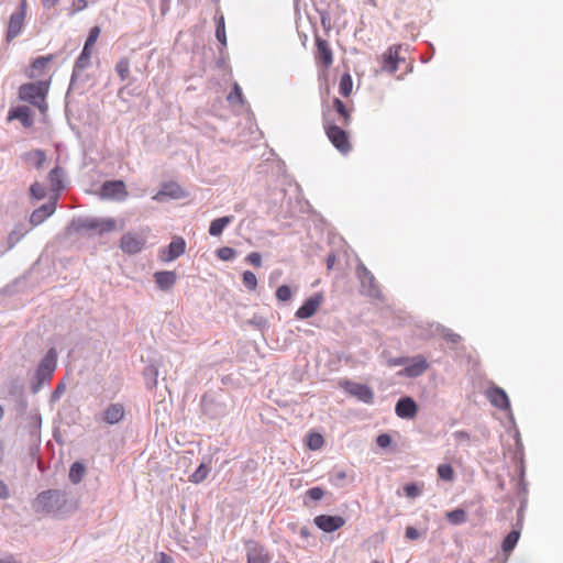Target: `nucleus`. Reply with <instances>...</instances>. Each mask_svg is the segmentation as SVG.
Masks as SVG:
<instances>
[{
    "instance_id": "1",
    "label": "nucleus",
    "mask_w": 563,
    "mask_h": 563,
    "mask_svg": "<svg viewBox=\"0 0 563 563\" xmlns=\"http://www.w3.org/2000/svg\"><path fill=\"white\" fill-rule=\"evenodd\" d=\"M66 504L65 494L57 489H48L40 493L32 506L35 512L42 516L56 514Z\"/></svg>"
},
{
    "instance_id": "2",
    "label": "nucleus",
    "mask_w": 563,
    "mask_h": 563,
    "mask_svg": "<svg viewBox=\"0 0 563 563\" xmlns=\"http://www.w3.org/2000/svg\"><path fill=\"white\" fill-rule=\"evenodd\" d=\"M48 92V82L38 81L24 84L19 89V97L23 101L38 108L42 113L47 111L46 95Z\"/></svg>"
},
{
    "instance_id": "3",
    "label": "nucleus",
    "mask_w": 563,
    "mask_h": 563,
    "mask_svg": "<svg viewBox=\"0 0 563 563\" xmlns=\"http://www.w3.org/2000/svg\"><path fill=\"white\" fill-rule=\"evenodd\" d=\"M323 128L329 141L339 152L346 154L351 151V143L344 126L333 123L325 111L323 112Z\"/></svg>"
},
{
    "instance_id": "4",
    "label": "nucleus",
    "mask_w": 563,
    "mask_h": 563,
    "mask_svg": "<svg viewBox=\"0 0 563 563\" xmlns=\"http://www.w3.org/2000/svg\"><path fill=\"white\" fill-rule=\"evenodd\" d=\"M56 357V351L51 349L41 361L34 375L35 385L33 386V391H37L44 383L52 378L57 365Z\"/></svg>"
},
{
    "instance_id": "5",
    "label": "nucleus",
    "mask_w": 563,
    "mask_h": 563,
    "mask_svg": "<svg viewBox=\"0 0 563 563\" xmlns=\"http://www.w3.org/2000/svg\"><path fill=\"white\" fill-rule=\"evenodd\" d=\"M314 59L318 66L328 69L333 64V53L327 40L316 37Z\"/></svg>"
},
{
    "instance_id": "6",
    "label": "nucleus",
    "mask_w": 563,
    "mask_h": 563,
    "mask_svg": "<svg viewBox=\"0 0 563 563\" xmlns=\"http://www.w3.org/2000/svg\"><path fill=\"white\" fill-rule=\"evenodd\" d=\"M128 190L122 180H108L101 186V197L107 199L125 200Z\"/></svg>"
},
{
    "instance_id": "7",
    "label": "nucleus",
    "mask_w": 563,
    "mask_h": 563,
    "mask_svg": "<svg viewBox=\"0 0 563 563\" xmlns=\"http://www.w3.org/2000/svg\"><path fill=\"white\" fill-rule=\"evenodd\" d=\"M145 245V238L128 232L120 240V247L126 254H136L142 251Z\"/></svg>"
},
{
    "instance_id": "8",
    "label": "nucleus",
    "mask_w": 563,
    "mask_h": 563,
    "mask_svg": "<svg viewBox=\"0 0 563 563\" xmlns=\"http://www.w3.org/2000/svg\"><path fill=\"white\" fill-rule=\"evenodd\" d=\"M25 9H26V0H21L20 11L13 13L9 20L8 32H7L8 41L13 40L21 33L22 27H23V22H24Z\"/></svg>"
},
{
    "instance_id": "9",
    "label": "nucleus",
    "mask_w": 563,
    "mask_h": 563,
    "mask_svg": "<svg viewBox=\"0 0 563 563\" xmlns=\"http://www.w3.org/2000/svg\"><path fill=\"white\" fill-rule=\"evenodd\" d=\"M344 389L352 396L365 404H372L374 400V393L371 387L364 384L345 382Z\"/></svg>"
},
{
    "instance_id": "10",
    "label": "nucleus",
    "mask_w": 563,
    "mask_h": 563,
    "mask_svg": "<svg viewBox=\"0 0 563 563\" xmlns=\"http://www.w3.org/2000/svg\"><path fill=\"white\" fill-rule=\"evenodd\" d=\"M314 525L324 532H333L345 525V519L341 516L319 515L314 518Z\"/></svg>"
},
{
    "instance_id": "11",
    "label": "nucleus",
    "mask_w": 563,
    "mask_h": 563,
    "mask_svg": "<svg viewBox=\"0 0 563 563\" xmlns=\"http://www.w3.org/2000/svg\"><path fill=\"white\" fill-rule=\"evenodd\" d=\"M323 301V296L321 294H316L312 297L308 298L301 307L296 311V318L300 320L308 319L312 317L320 308Z\"/></svg>"
},
{
    "instance_id": "12",
    "label": "nucleus",
    "mask_w": 563,
    "mask_h": 563,
    "mask_svg": "<svg viewBox=\"0 0 563 563\" xmlns=\"http://www.w3.org/2000/svg\"><path fill=\"white\" fill-rule=\"evenodd\" d=\"M401 46L395 45L389 47L384 54H383V64L382 69L387 73H395L398 69V63L400 60H404L400 55Z\"/></svg>"
},
{
    "instance_id": "13",
    "label": "nucleus",
    "mask_w": 563,
    "mask_h": 563,
    "mask_svg": "<svg viewBox=\"0 0 563 563\" xmlns=\"http://www.w3.org/2000/svg\"><path fill=\"white\" fill-rule=\"evenodd\" d=\"M395 412L399 418L413 419L417 416L418 406L412 398L404 397L397 401Z\"/></svg>"
},
{
    "instance_id": "14",
    "label": "nucleus",
    "mask_w": 563,
    "mask_h": 563,
    "mask_svg": "<svg viewBox=\"0 0 563 563\" xmlns=\"http://www.w3.org/2000/svg\"><path fill=\"white\" fill-rule=\"evenodd\" d=\"M56 202L57 197H55L48 203L41 206L38 209H35L30 217L31 224L38 225L42 222H44L48 217H51L56 210Z\"/></svg>"
},
{
    "instance_id": "15",
    "label": "nucleus",
    "mask_w": 563,
    "mask_h": 563,
    "mask_svg": "<svg viewBox=\"0 0 563 563\" xmlns=\"http://www.w3.org/2000/svg\"><path fill=\"white\" fill-rule=\"evenodd\" d=\"M186 249V243L183 238L174 239L166 250L162 251L161 260L163 262H172L179 257Z\"/></svg>"
},
{
    "instance_id": "16",
    "label": "nucleus",
    "mask_w": 563,
    "mask_h": 563,
    "mask_svg": "<svg viewBox=\"0 0 563 563\" xmlns=\"http://www.w3.org/2000/svg\"><path fill=\"white\" fill-rule=\"evenodd\" d=\"M487 398L490 404L501 410L510 408V402L506 391L499 387H492L487 390Z\"/></svg>"
},
{
    "instance_id": "17",
    "label": "nucleus",
    "mask_w": 563,
    "mask_h": 563,
    "mask_svg": "<svg viewBox=\"0 0 563 563\" xmlns=\"http://www.w3.org/2000/svg\"><path fill=\"white\" fill-rule=\"evenodd\" d=\"M427 369H428L427 360L423 356L418 355V356H415L411 360L410 364L407 365L402 369V372H400L399 374H404L408 377H417V376L422 375Z\"/></svg>"
},
{
    "instance_id": "18",
    "label": "nucleus",
    "mask_w": 563,
    "mask_h": 563,
    "mask_svg": "<svg viewBox=\"0 0 563 563\" xmlns=\"http://www.w3.org/2000/svg\"><path fill=\"white\" fill-rule=\"evenodd\" d=\"M246 563H271V556L262 545L254 543L247 548Z\"/></svg>"
},
{
    "instance_id": "19",
    "label": "nucleus",
    "mask_w": 563,
    "mask_h": 563,
    "mask_svg": "<svg viewBox=\"0 0 563 563\" xmlns=\"http://www.w3.org/2000/svg\"><path fill=\"white\" fill-rule=\"evenodd\" d=\"M125 410L123 405L119 402L110 404L103 411V420L109 424H115L123 420Z\"/></svg>"
},
{
    "instance_id": "20",
    "label": "nucleus",
    "mask_w": 563,
    "mask_h": 563,
    "mask_svg": "<svg viewBox=\"0 0 563 563\" xmlns=\"http://www.w3.org/2000/svg\"><path fill=\"white\" fill-rule=\"evenodd\" d=\"M157 286L162 290L170 289L176 283V274L174 272H157L154 275Z\"/></svg>"
},
{
    "instance_id": "21",
    "label": "nucleus",
    "mask_w": 563,
    "mask_h": 563,
    "mask_svg": "<svg viewBox=\"0 0 563 563\" xmlns=\"http://www.w3.org/2000/svg\"><path fill=\"white\" fill-rule=\"evenodd\" d=\"M10 119L19 120L24 126L30 128L33 124L31 111L27 107H18L10 111Z\"/></svg>"
},
{
    "instance_id": "22",
    "label": "nucleus",
    "mask_w": 563,
    "mask_h": 563,
    "mask_svg": "<svg viewBox=\"0 0 563 563\" xmlns=\"http://www.w3.org/2000/svg\"><path fill=\"white\" fill-rule=\"evenodd\" d=\"M333 108L339 115L338 122L342 126H347L351 122V113H350L349 109L346 108V106L344 104V102L341 99L335 98L333 100Z\"/></svg>"
},
{
    "instance_id": "23",
    "label": "nucleus",
    "mask_w": 563,
    "mask_h": 563,
    "mask_svg": "<svg viewBox=\"0 0 563 563\" xmlns=\"http://www.w3.org/2000/svg\"><path fill=\"white\" fill-rule=\"evenodd\" d=\"M64 172L60 167L53 168L48 174V180L51 183L52 189L56 191V196L58 198V192L64 188L63 184Z\"/></svg>"
},
{
    "instance_id": "24",
    "label": "nucleus",
    "mask_w": 563,
    "mask_h": 563,
    "mask_svg": "<svg viewBox=\"0 0 563 563\" xmlns=\"http://www.w3.org/2000/svg\"><path fill=\"white\" fill-rule=\"evenodd\" d=\"M53 55L40 56L31 65L30 77L35 78L45 69V67L53 60Z\"/></svg>"
},
{
    "instance_id": "25",
    "label": "nucleus",
    "mask_w": 563,
    "mask_h": 563,
    "mask_svg": "<svg viewBox=\"0 0 563 563\" xmlns=\"http://www.w3.org/2000/svg\"><path fill=\"white\" fill-rule=\"evenodd\" d=\"M24 161L41 169L46 161L45 152L42 150H33L24 155Z\"/></svg>"
},
{
    "instance_id": "26",
    "label": "nucleus",
    "mask_w": 563,
    "mask_h": 563,
    "mask_svg": "<svg viewBox=\"0 0 563 563\" xmlns=\"http://www.w3.org/2000/svg\"><path fill=\"white\" fill-rule=\"evenodd\" d=\"M231 221L232 217H221L213 220L209 227V234L212 236H219Z\"/></svg>"
},
{
    "instance_id": "27",
    "label": "nucleus",
    "mask_w": 563,
    "mask_h": 563,
    "mask_svg": "<svg viewBox=\"0 0 563 563\" xmlns=\"http://www.w3.org/2000/svg\"><path fill=\"white\" fill-rule=\"evenodd\" d=\"M519 537H520L519 530L510 531L503 541V544H501L503 551L505 553L511 552L515 549V547L519 540Z\"/></svg>"
},
{
    "instance_id": "28",
    "label": "nucleus",
    "mask_w": 563,
    "mask_h": 563,
    "mask_svg": "<svg viewBox=\"0 0 563 563\" xmlns=\"http://www.w3.org/2000/svg\"><path fill=\"white\" fill-rule=\"evenodd\" d=\"M89 229H98L100 232H109L115 228V221L113 219L97 221L92 220L87 223Z\"/></svg>"
},
{
    "instance_id": "29",
    "label": "nucleus",
    "mask_w": 563,
    "mask_h": 563,
    "mask_svg": "<svg viewBox=\"0 0 563 563\" xmlns=\"http://www.w3.org/2000/svg\"><path fill=\"white\" fill-rule=\"evenodd\" d=\"M92 51V48L84 45V48L75 63V67L77 69H85L89 66Z\"/></svg>"
},
{
    "instance_id": "30",
    "label": "nucleus",
    "mask_w": 563,
    "mask_h": 563,
    "mask_svg": "<svg viewBox=\"0 0 563 563\" xmlns=\"http://www.w3.org/2000/svg\"><path fill=\"white\" fill-rule=\"evenodd\" d=\"M85 472H86L85 466L79 462H75L70 466V470H69L68 476H69L70 482L73 484H78L82 479Z\"/></svg>"
},
{
    "instance_id": "31",
    "label": "nucleus",
    "mask_w": 563,
    "mask_h": 563,
    "mask_svg": "<svg viewBox=\"0 0 563 563\" xmlns=\"http://www.w3.org/2000/svg\"><path fill=\"white\" fill-rule=\"evenodd\" d=\"M353 89V80L350 74H344L340 78L339 92L343 97H349Z\"/></svg>"
},
{
    "instance_id": "32",
    "label": "nucleus",
    "mask_w": 563,
    "mask_h": 563,
    "mask_svg": "<svg viewBox=\"0 0 563 563\" xmlns=\"http://www.w3.org/2000/svg\"><path fill=\"white\" fill-rule=\"evenodd\" d=\"M210 472V467L206 464H200L199 467L189 476V482L194 484L202 483Z\"/></svg>"
},
{
    "instance_id": "33",
    "label": "nucleus",
    "mask_w": 563,
    "mask_h": 563,
    "mask_svg": "<svg viewBox=\"0 0 563 563\" xmlns=\"http://www.w3.org/2000/svg\"><path fill=\"white\" fill-rule=\"evenodd\" d=\"M115 71L120 79L124 81L130 76V60L126 57H122L115 64Z\"/></svg>"
},
{
    "instance_id": "34",
    "label": "nucleus",
    "mask_w": 563,
    "mask_h": 563,
    "mask_svg": "<svg viewBox=\"0 0 563 563\" xmlns=\"http://www.w3.org/2000/svg\"><path fill=\"white\" fill-rule=\"evenodd\" d=\"M324 444L323 437L318 432H311L307 435V446L310 450H320Z\"/></svg>"
},
{
    "instance_id": "35",
    "label": "nucleus",
    "mask_w": 563,
    "mask_h": 563,
    "mask_svg": "<svg viewBox=\"0 0 563 563\" xmlns=\"http://www.w3.org/2000/svg\"><path fill=\"white\" fill-rule=\"evenodd\" d=\"M242 280L244 287L250 291H255L257 288V278L254 273L251 271H245L242 274Z\"/></svg>"
},
{
    "instance_id": "36",
    "label": "nucleus",
    "mask_w": 563,
    "mask_h": 563,
    "mask_svg": "<svg viewBox=\"0 0 563 563\" xmlns=\"http://www.w3.org/2000/svg\"><path fill=\"white\" fill-rule=\"evenodd\" d=\"M216 36L217 40L223 45H227V33H225V24H224V16L220 15L217 19V29H216Z\"/></svg>"
},
{
    "instance_id": "37",
    "label": "nucleus",
    "mask_w": 563,
    "mask_h": 563,
    "mask_svg": "<svg viewBox=\"0 0 563 563\" xmlns=\"http://www.w3.org/2000/svg\"><path fill=\"white\" fill-rule=\"evenodd\" d=\"M180 187L177 185H166L163 190L157 192V195L154 197L155 199H161L163 196H170L173 198H178L180 196Z\"/></svg>"
},
{
    "instance_id": "38",
    "label": "nucleus",
    "mask_w": 563,
    "mask_h": 563,
    "mask_svg": "<svg viewBox=\"0 0 563 563\" xmlns=\"http://www.w3.org/2000/svg\"><path fill=\"white\" fill-rule=\"evenodd\" d=\"M437 472L439 477L443 481L451 482L454 478V470L450 464H440Z\"/></svg>"
},
{
    "instance_id": "39",
    "label": "nucleus",
    "mask_w": 563,
    "mask_h": 563,
    "mask_svg": "<svg viewBox=\"0 0 563 563\" xmlns=\"http://www.w3.org/2000/svg\"><path fill=\"white\" fill-rule=\"evenodd\" d=\"M423 484L409 483L404 486V492L409 498H417L421 495Z\"/></svg>"
},
{
    "instance_id": "40",
    "label": "nucleus",
    "mask_w": 563,
    "mask_h": 563,
    "mask_svg": "<svg viewBox=\"0 0 563 563\" xmlns=\"http://www.w3.org/2000/svg\"><path fill=\"white\" fill-rule=\"evenodd\" d=\"M446 518L452 525H461L466 520V514L463 509H454L446 514Z\"/></svg>"
},
{
    "instance_id": "41",
    "label": "nucleus",
    "mask_w": 563,
    "mask_h": 563,
    "mask_svg": "<svg viewBox=\"0 0 563 563\" xmlns=\"http://www.w3.org/2000/svg\"><path fill=\"white\" fill-rule=\"evenodd\" d=\"M100 32H101V30L99 26L91 27L89 31L88 37L85 42V46H88L93 49V46H95L96 42L98 41Z\"/></svg>"
},
{
    "instance_id": "42",
    "label": "nucleus",
    "mask_w": 563,
    "mask_h": 563,
    "mask_svg": "<svg viewBox=\"0 0 563 563\" xmlns=\"http://www.w3.org/2000/svg\"><path fill=\"white\" fill-rule=\"evenodd\" d=\"M217 255L222 261H231L235 257L236 252L232 247L223 246L217 251Z\"/></svg>"
},
{
    "instance_id": "43",
    "label": "nucleus",
    "mask_w": 563,
    "mask_h": 563,
    "mask_svg": "<svg viewBox=\"0 0 563 563\" xmlns=\"http://www.w3.org/2000/svg\"><path fill=\"white\" fill-rule=\"evenodd\" d=\"M292 296L291 289L287 285H282L276 290V298L279 301H288Z\"/></svg>"
},
{
    "instance_id": "44",
    "label": "nucleus",
    "mask_w": 563,
    "mask_h": 563,
    "mask_svg": "<svg viewBox=\"0 0 563 563\" xmlns=\"http://www.w3.org/2000/svg\"><path fill=\"white\" fill-rule=\"evenodd\" d=\"M229 101L234 102L238 101L240 103H243V93L238 84H234L232 91L230 92L228 97Z\"/></svg>"
},
{
    "instance_id": "45",
    "label": "nucleus",
    "mask_w": 563,
    "mask_h": 563,
    "mask_svg": "<svg viewBox=\"0 0 563 563\" xmlns=\"http://www.w3.org/2000/svg\"><path fill=\"white\" fill-rule=\"evenodd\" d=\"M31 195L35 197L36 199H42L45 197V190L43 186L38 183H34L31 185L30 188Z\"/></svg>"
},
{
    "instance_id": "46",
    "label": "nucleus",
    "mask_w": 563,
    "mask_h": 563,
    "mask_svg": "<svg viewBox=\"0 0 563 563\" xmlns=\"http://www.w3.org/2000/svg\"><path fill=\"white\" fill-rule=\"evenodd\" d=\"M306 494L312 500H320L324 496V490L321 487H312Z\"/></svg>"
},
{
    "instance_id": "47",
    "label": "nucleus",
    "mask_w": 563,
    "mask_h": 563,
    "mask_svg": "<svg viewBox=\"0 0 563 563\" xmlns=\"http://www.w3.org/2000/svg\"><path fill=\"white\" fill-rule=\"evenodd\" d=\"M245 261L255 267L262 266V255L258 252L250 253L246 256Z\"/></svg>"
},
{
    "instance_id": "48",
    "label": "nucleus",
    "mask_w": 563,
    "mask_h": 563,
    "mask_svg": "<svg viewBox=\"0 0 563 563\" xmlns=\"http://www.w3.org/2000/svg\"><path fill=\"white\" fill-rule=\"evenodd\" d=\"M376 443L379 448H387L391 443V438L387 433L379 434L376 439Z\"/></svg>"
},
{
    "instance_id": "49",
    "label": "nucleus",
    "mask_w": 563,
    "mask_h": 563,
    "mask_svg": "<svg viewBox=\"0 0 563 563\" xmlns=\"http://www.w3.org/2000/svg\"><path fill=\"white\" fill-rule=\"evenodd\" d=\"M87 7H88V1L87 0H75L73 2V12L71 13L74 14L76 12L82 11Z\"/></svg>"
},
{
    "instance_id": "50",
    "label": "nucleus",
    "mask_w": 563,
    "mask_h": 563,
    "mask_svg": "<svg viewBox=\"0 0 563 563\" xmlns=\"http://www.w3.org/2000/svg\"><path fill=\"white\" fill-rule=\"evenodd\" d=\"M420 537L419 531L413 527L406 528V538L410 540H417Z\"/></svg>"
},
{
    "instance_id": "51",
    "label": "nucleus",
    "mask_w": 563,
    "mask_h": 563,
    "mask_svg": "<svg viewBox=\"0 0 563 563\" xmlns=\"http://www.w3.org/2000/svg\"><path fill=\"white\" fill-rule=\"evenodd\" d=\"M10 496L9 488L3 481L0 479V499H7Z\"/></svg>"
},
{
    "instance_id": "52",
    "label": "nucleus",
    "mask_w": 563,
    "mask_h": 563,
    "mask_svg": "<svg viewBox=\"0 0 563 563\" xmlns=\"http://www.w3.org/2000/svg\"><path fill=\"white\" fill-rule=\"evenodd\" d=\"M158 563H174V560L172 556H169L165 552H161L158 554Z\"/></svg>"
},
{
    "instance_id": "53",
    "label": "nucleus",
    "mask_w": 563,
    "mask_h": 563,
    "mask_svg": "<svg viewBox=\"0 0 563 563\" xmlns=\"http://www.w3.org/2000/svg\"><path fill=\"white\" fill-rule=\"evenodd\" d=\"M43 5L46 8H53L55 7L59 0H41Z\"/></svg>"
},
{
    "instance_id": "54",
    "label": "nucleus",
    "mask_w": 563,
    "mask_h": 563,
    "mask_svg": "<svg viewBox=\"0 0 563 563\" xmlns=\"http://www.w3.org/2000/svg\"><path fill=\"white\" fill-rule=\"evenodd\" d=\"M407 362V360L405 357H399V358H395V360H391L389 362L390 365H402Z\"/></svg>"
},
{
    "instance_id": "55",
    "label": "nucleus",
    "mask_w": 563,
    "mask_h": 563,
    "mask_svg": "<svg viewBox=\"0 0 563 563\" xmlns=\"http://www.w3.org/2000/svg\"><path fill=\"white\" fill-rule=\"evenodd\" d=\"M456 438H462V439H468V434L464 431H459L455 433Z\"/></svg>"
},
{
    "instance_id": "56",
    "label": "nucleus",
    "mask_w": 563,
    "mask_h": 563,
    "mask_svg": "<svg viewBox=\"0 0 563 563\" xmlns=\"http://www.w3.org/2000/svg\"><path fill=\"white\" fill-rule=\"evenodd\" d=\"M0 563H16L13 558L0 559Z\"/></svg>"
},
{
    "instance_id": "57",
    "label": "nucleus",
    "mask_w": 563,
    "mask_h": 563,
    "mask_svg": "<svg viewBox=\"0 0 563 563\" xmlns=\"http://www.w3.org/2000/svg\"><path fill=\"white\" fill-rule=\"evenodd\" d=\"M333 261H334V257L333 256H329V258H328L329 267H331V265L333 264Z\"/></svg>"
},
{
    "instance_id": "58",
    "label": "nucleus",
    "mask_w": 563,
    "mask_h": 563,
    "mask_svg": "<svg viewBox=\"0 0 563 563\" xmlns=\"http://www.w3.org/2000/svg\"><path fill=\"white\" fill-rule=\"evenodd\" d=\"M2 417H3V409H2V407L0 406V420L2 419Z\"/></svg>"
},
{
    "instance_id": "59",
    "label": "nucleus",
    "mask_w": 563,
    "mask_h": 563,
    "mask_svg": "<svg viewBox=\"0 0 563 563\" xmlns=\"http://www.w3.org/2000/svg\"><path fill=\"white\" fill-rule=\"evenodd\" d=\"M363 272H364L366 275H369V272H368L365 267H363Z\"/></svg>"
},
{
    "instance_id": "60",
    "label": "nucleus",
    "mask_w": 563,
    "mask_h": 563,
    "mask_svg": "<svg viewBox=\"0 0 563 563\" xmlns=\"http://www.w3.org/2000/svg\"><path fill=\"white\" fill-rule=\"evenodd\" d=\"M372 563H383V562H380V561H376V560H375V561H373Z\"/></svg>"
}]
</instances>
